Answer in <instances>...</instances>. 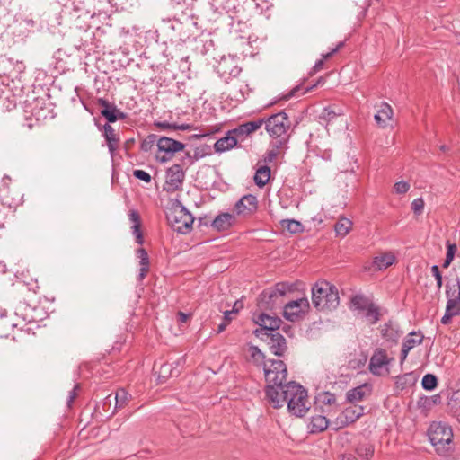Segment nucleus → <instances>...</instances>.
I'll list each match as a JSON object with an SVG mask.
<instances>
[{
	"mask_svg": "<svg viewBox=\"0 0 460 460\" xmlns=\"http://www.w3.org/2000/svg\"><path fill=\"white\" fill-rule=\"evenodd\" d=\"M425 202L422 198H417L411 202V209L416 216L423 213Z\"/></svg>",
	"mask_w": 460,
	"mask_h": 460,
	"instance_id": "nucleus-52",
	"label": "nucleus"
},
{
	"mask_svg": "<svg viewBox=\"0 0 460 460\" xmlns=\"http://www.w3.org/2000/svg\"><path fill=\"white\" fill-rule=\"evenodd\" d=\"M127 117V114L120 111L117 106L112 108L110 111H107V112H105V116H103V118L107 120L106 124L114 123L119 119H125Z\"/></svg>",
	"mask_w": 460,
	"mask_h": 460,
	"instance_id": "nucleus-40",
	"label": "nucleus"
},
{
	"mask_svg": "<svg viewBox=\"0 0 460 460\" xmlns=\"http://www.w3.org/2000/svg\"><path fill=\"white\" fill-rule=\"evenodd\" d=\"M417 405L419 408H429L431 406V398H429V397L420 398L418 401Z\"/></svg>",
	"mask_w": 460,
	"mask_h": 460,
	"instance_id": "nucleus-62",
	"label": "nucleus"
},
{
	"mask_svg": "<svg viewBox=\"0 0 460 460\" xmlns=\"http://www.w3.org/2000/svg\"><path fill=\"white\" fill-rule=\"evenodd\" d=\"M260 2L256 3L257 8L261 9V12L268 11L270 7H272V3H270L268 0H259Z\"/></svg>",
	"mask_w": 460,
	"mask_h": 460,
	"instance_id": "nucleus-61",
	"label": "nucleus"
},
{
	"mask_svg": "<svg viewBox=\"0 0 460 460\" xmlns=\"http://www.w3.org/2000/svg\"><path fill=\"white\" fill-rule=\"evenodd\" d=\"M80 389V385L77 384L74 386V388L69 392V395L67 398V406L71 407L75 399L77 396V391Z\"/></svg>",
	"mask_w": 460,
	"mask_h": 460,
	"instance_id": "nucleus-59",
	"label": "nucleus"
},
{
	"mask_svg": "<svg viewBox=\"0 0 460 460\" xmlns=\"http://www.w3.org/2000/svg\"><path fill=\"white\" fill-rule=\"evenodd\" d=\"M258 210V199L252 194L243 195L234 206V214L242 217H250Z\"/></svg>",
	"mask_w": 460,
	"mask_h": 460,
	"instance_id": "nucleus-16",
	"label": "nucleus"
},
{
	"mask_svg": "<svg viewBox=\"0 0 460 460\" xmlns=\"http://www.w3.org/2000/svg\"><path fill=\"white\" fill-rule=\"evenodd\" d=\"M319 401L324 405H334L336 404V396L334 394L330 392H323L318 396Z\"/></svg>",
	"mask_w": 460,
	"mask_h": 460,
	"instance_id": "nucleus-48",
	"label": "nucleus"
},
{
	"mask_svg": "<svg viewBox=\"0 0 460 460\" xmlns=\"http://www.w3.org/2000/svg\"><path fill=\"white\" fill-rule=\"evenodd\" d=\"M329 426V420L323 415L313 416L308 424L310 433H320L324 431Z\"/></svg>",
	"mask_w": 460,
	"mask_h": 460,
	"instance_id": "nucleus-30",
	"label": "nucleus"
},
{
	"mask_svg": "<svg viewBox=\"0 0 460 460\" xmlns=\"http://www.w3.org/2000/svg\"><path fill=\"white\" fill-rule=\"evenodd\" d=\"M293 290V285L279 282L264 289L257 299V306L261 311H272L282 303V297Z\"/></svg>",
	"mask_w": 460,
	"mask_h": 460,
	"instance_id": "nucleus-5",
	"label": "nucleus"
},
{
	"mask_svg": "<svg viewBox=\"0 0 460 460\" xmlns=\"http://www.w3.org/2000/svg\"><path fill=\"white\" fill-rule=\"evenodd\" d=\"M279 155V154L276 150L270 146V149L267 150V152L263 155V161L266 164L272 163L278 157Z\"/></svg>",
	"mask_w": 460,
	"mask_h": 460,
	"instance_id": "nucleus-57",
	"label": "nucleus"
},
{
	"mask_svg": "<svg viewBox=\"0 0 460 460\" xmlns=\"http://www.w3.org/2000/svg\"><path fill=\"white\" fill-rule=\"evenodd\" d=\"M133 176L139 180V181H143L146 183H150L151 181H152V177L151 175L146 172V171L144 170H140V169H136L133 171Z\"/></svg>",
	"mask_w": 460,
	"mask_h": 460,
	"instance_id": "nucleus-53",
	"label": "nucleus"
},
{
	"mask_svg": "<svg viewBox=\"0 0 460 460\" xmlns=\"http://www.w3.org/2000/svg\"><path fill=\"white\" fill-rule=\"evenodd\" d=\"M238 141L237 137L231 133V130H228L224 137L216 141L214 149L217 153H223L234 147Z\"/></svg>",
	"mask_w": 460,
	"mask_h": 460,
	"instance_id": "nucleus-25",
	"label": "nucleus"
},
{
	"mask_svg": "<svg viewBox=\"0 0 460 460\" xmlns=\"http://www.w3.org/2000/svg\"><path fill=\"white\" fill-rule=\"evenodd\" d=\"M448 405L456 413L460 412V389L452 393Z\"/></svg>",
	"mask_w": 460,
	"mask_h": 460,
	"instance_id": "nucleus-47",
	"label": "nucleus"
},
{
	"mask_svg": "<svg viewBox=\"0 0 460 460\" xmlns=\"http://www.w3.org/2000/svg\"><path fill=\"white\" fill-rule=\"evenodd\" d=\"M194 162L192 156L189 152L181 158V164H173L166 171V190L173 192L181 189L182 183L185 179L184 166L188 168Z\"/></svg>",
	"mask_w": 460,
	"mask_h": 460,
	"instance_id": "nucleus-7",
	"label": "nucleus"
},
{
	"mask_svg": "<svg viewBox=\"0 0 460 460\" xmlns=\"http://www.w3.org/2000/svg\"><path fill=\"white\" fill-rule=\"evenodd\" d=\"M249 361L257 367H262L267 385H279L288 377L287 365L279 359L266 361L264 353L254 345L249 346Z\"/></svg>",
	"mask_w": 460,
	"mask_h": 460,
	"instance_id": "nucleus-2",
	"label": "nucleus"
},
{
	"mask_svg": "<svg viewBox=\"0 0 460 460\" xmlns=\"http://www.w3.org/2000/svg\"><path fill=\"white\" fill-rule=\"evenodd\" d=\"M343 115V110L341 108H337L335 106H329L325 107L322 113L320 118L322 119L326 120L327 122L332 121L333 119H335L338 116Z\"/></svg>",
	"mask_w": 460,
	"mask_h": 460,
	"instance_id": "nucleus-37",
	"label": "nucleus"
},
{
	"mask_svg": "<svg viewBox=\"0 0 460 460\" xmlns=\"http://www.w3.org/2000/svg\"><path fill=\"white\" fill-rule=\"evenodd\" d=\"M424 336L420 332H411L402 342V347L408 350L412 349L416 345L421 344Z\"/></svg>",
	"mask_w": 460,
	"mask_h": 460,
	"instance_id": "nucleus-34",
	"label": "nucleus"
},
{
	"mask_svg": "<svg viewBox=\"0 0 460 460\" xmlns=\"http://www.w3.org/2000/svg\"><path fill=\"white\" fill-rule=\"evenodd\" d=\"M457 251V246L456 243H451L449 242H447V255L446 259L442 264V267L444 269H447L449 267L451 262L453 261L456 252Z\"/></svg>",
	"mask_w": 460,
	"mask_h": 460,
	"instance_id": "nucleus-41",
	"label": "nucleus"
},
{
	"mask_svg": "<svg viewBox=\"0 0 460 460\" xmlns=\"http://www.w3.org/2000/svg\"><path fill=\"white\" fill-rule=\"evenodd\" d=\"M351 304L353 306L360 311L367 309L373 302H371L366 296L357 294L351 297Z\"/></svg>",
	"mask_w": 460,
	"mask_h": 460,
	"instance_id": "nucleus-38",
	"label": "nucleus"
},
{
	"mask_svg": "<svg viewBox=\"0 0 460 460\" xmlns=\"http://www.w3.org/2000/svg\"><path fill=\"white\" fill-rule=\"evenodd\" d=\"M428 436L438 455L447 456L450 453L454 437L450 427L441 422H433L428 429Z\"/></svg>",
	"mask_w": 460,
	"mask_h": 460,
	"instance_id": "nucleus-4",
	"label": "nucleus"
},
{
	"mask_svg": "<svg viewBox=\"0 0 460 460\" xmlns=\"http://www.w3.org/2000/svg\"><path fill=\"white\" fill-rule=\"evenodd\" d=\"M236 224V217L234 213L222 212L219 213L210 223L213 229L217 232H225L229 230Z\"/></svg>",
	"mask_w": 460,
	"mask_h": 460,
	"instance_id": "nucleus-20",
	"label": "nucleus"
},
{
	"mask_svg": "<svg viewBox=\"0 0 460 460\" xmlns=\"http://www.w3.org/2000/svg\"><path fill=\"white\" fill-rule=\"evenodd\" d=\"M185 145L180 141L172 139L167 137H162L157 141V148L159 152H163L164 155L160 156L156 155V159L161 163L169 161L175 153L183 150Z\"/></svg>",
	"mask_w": 460,
	"mask_h": 460,
	"instance_id": "nucleus-12",
	"label": "nucleus"
},
{
	"mask_svg": "<svg viewBox=\"0 0 460 460\" xmlns=\"http://www.w3.org/2000/svg\"><path fill=\"white\" fill-rule=\"evenodd\" d=\"M155 125L161 129H172L175 127V123H169L167 121H158Z\"/></svg>",
	"mask_w": 460,
	"mask_h": 460,
	"instance_id": "nucleus-63",
	"label": "nucleus"
},
{
	"mask_svg": "<svg viewBox=\"0 0 460 460\" xmlns=\"http://www.w3.org/2000/svg\"><path fill=\"white\" fill-rule=\"evenodd\" d=\"M96 104L102 108L100 111L102 117L105 116V112H107V111H110L112 108L116 107V104L114 102H111L104 98H97Z\"/></svg>",
	"mask_w": 460,
	"mask_h": 460,
	"instance_id": "nucleus-50",
	"label": "nucleus"
},
{
	"mask_svg": "<svg viewBox=\"0 0 460 460\" xmlns=\"http://www.w3.org/2000/svg\"><path fill=\"white\" fill-rule=\"evenodd\" d=\"M393 115L392 107L387 102H381L374 116V119L378 127L385 128L388 126V122L392 120Z\"/></svg>",
	"mask_w": 460,
	"mask_h": 460,
	"instance_id": "nucleus-22",
	"label": "nucleus"
},
{
	"mask_svg": "<svg viewBox=\"0 0 460 460\" xmlns=\"http://www.w3.org/2000/svg\"><path fill=\"white\" fill-rule=\"evenodd\" d=\"M166 218L174 231L184 234L190 232L194 222L193 216L180 202L172 204L168 208Z\"/></svg>",
	"mask_w": 460,
	"mask_h": 460,
	"instance_id": "nucleus-6",
	"label": "nucleus"
},
{
	"mask_svg": "<svg viewBox=\"0 0 460 460\" xmlns=\"http://www.w3.org/2000/svg\"><path fill=\"white\" fill-rule=\"evenodd\" d=\"M324 82H325L324 78L323 77H320V78H318L316 84H313L311 86L306 87L305 90H303V87H302L301 84H298V85L295 86L292 90H290L287 94L283 95L282 99L283 100H289L292 97L303 95V94H305L306 93H309V92L313 91L316 87L317 84H323Z\"/></svg>",
	"mask_w": 460,
	"mask_h": 460,
	"instance_id": "nucleus-32",
	"label": "nucleus"
},
{
	"mask_svg": "<svg viewBox=\"0 0 460 460\" xmlns=\"http://www.w3.org/2000/svg\"><path fill=\"white\" fill-rule=\"evenodd\" d=\"M421 385L424 390L432 391L438 385V378L435 375L426 374L421 381Z\"/></svg>",
	"mask_w": 460,
	"mask_h": 460,
	"instance_id": "nucleus-42",
	"label": "nucleus"
},
{
	"mask_svg": "<svg viewBox=\"0 0 460 460\" xmlns=\"http://www.w3.org/2000/svg\"><path fill=\"white\" fill-rule=\"evenodd\" d=\"M366 311V318L368 320L370 324H376L380 320V312L379 307L376 305L374 303L371 304Z\"/></svg>",
	"mask_w": 460,
	"mask_h": 460,
	"instance_id": "nucleus-39",
	"label": "nucleus"
},
{
	"mask_svg": "<svg viewBox=\"0 0 460 460\" xmlns=\"http://www.w3.org/2000/svg\"><path fill=\"white\" fill-rule=\"evenodd\" d=\"M270 177V168L268 165H261L256 170L253 180L258 187L262 188L268 183Z\"/></svg>",
	"mask_w": 460,
	"mask_h": 460,
	"instance_id": "nucleus-31",
	"label": "nucleus"
},
{
	"mask_svg": "<svg viewBox=\"0 0 460 460\" xmlns=\"http://www.w3.org/2000/svg\"><path fill=\"white\" fill-rule=\"evenodd\" d=\"M365 387L366 385H363L349 389L346 393V400L351 403L362 401L365 397Z\"/></svg>",
	"mask_w": 460,
	"mask_h": 460,
	"instance_id": "nucleus-35",
	"label": "nucleus"
},
{
	"mask_svg": "<svg viewBox=\"0 0 460 460\" xmlns=\"http://www.w3.org/2000/svg\"><path fill=\"white\" fill-rule=\"evenodd\" d=\"M381 335L382 337L388 342L392 344H396L401 336V332L399 330L398 324L394 323L393 321H389L385 323L383 326H381Z\"/></svg>",
	"mask_w": 460,
	"mask_h": 460,
	"instance_id": "nucleus-23",
	"label": "nucleus"
},
{
	"mask_svg": "<svg viewBox=\"0 0 460 460\" xmlns=\"http://www.w3.org/2000/svg\"><path fill=\"white\" fill-rule=\"evenodd\" d=\"M112 401H113L112 395L109 394L102 401V404L98 406L103 411V416L105 418H107V412H108L107 410H109V411H111V404H112Z\"/></svg>",
	"mask_w": 460,
	"mask_h": 460,
	"instance_id": "nucleus-55",
	"label": "nucleus"
},
{
	"mask_svg": "<svg viewBox=\"0 0 460 460\" xmlns=\"http://www.w3.org/2000/svg\"><path fill=\"white\" fill-rule=\"evenodd\" d=\"M364 410L365 408L360 405L346 407L332 421V429L338 431L339 429L356 422L364 415Z\"/></svg>",
	"mask_w": 460,
	"mask_h": 460,
	"instance_id": "nucleus-10",
	"label": "nucleus"
},
{
	"mask_svg": "<svg viewBox=\"0 0 460 460\" xmlns=\"http://www.w3.org/2000/svg\"><path fill=\"white\" fill-rule=\"evenodd\" d=\"M103 137L107 143L109 153L112 157L119 147V137L111 124H105L103 126Z\"/></svg>",
	"mask_w": 460,
	"mask_h": 460,
	"instance_id": "nucleus-24",
	"label": "nucleus"
},
{
	"mask_svg": "<svg viewBox=\"0 0 460 460\" xmlns=\"http://www.w3.org/2000/svg\"><path fill=\"white\" fill-rule=\"evenodd\" d=\"M10 188H3L0 190V199L2 203L9 208H15L22 203V196L19 192L12 195Z\"/></svg>",
	"mask_w": 460,
	"mask_h": 460,
	"instance_id": "nucleus-27",
	"label": "nucleus"
},
{
	"mask_svg": "<svg viewBox=\"0 0 460 460\" xmlns=\"http://www.w3.org/2000/svg\"><path fill=\"white\" fill-rule=\"evenodd\" d=\"M265 336L259 337L261 341L266 342L270 350L277 357L281 358L288 350V344L286 338L279 332L265 333Z\"/></svg>",
	"mask_w": 460,
	"mask_h": 460,
	"instance_id": "nucleus-14",
	"label": "nucleus"
},
{
	"mask_svg": "<svg viewBox=\"0 0 460 460\" xmlns=\"http://www.w3.org/2000/svg\"><path fill=\"white\" fill-rule=\"evenodd\" d=\"M447 305L460 312V279H456V283L446 286Z\"/></svg>",
	"mask_w": 460,
	"mask_h": 460,
	"instance_id": "nucleus-21",
	"label": "nucleus"
},
{
	"mask_svg": "<svg viewBox=\"0 0 460 460\" xmlns=\"http://www.w3.org/2000/svg\"><path fill=\"white\" fill-rule=\"evenodd\" d=\"M285 223H287V229L292 234L299 233L302 231V224L295 219L283 220L282 225L284 226Z\"/></svg>",
	"mask_w": 460,
	"mask_h": 460,
	"instance_id": "nucleus-49",
	"label": "nucleus"
},
{
	"mask_svg": "<svg viewBox=\"0 0 460 460\" xmlns=\"http://www.w3.org/2000/svg\"><path fill=\"white\" fill-rule=\"evenodd\" d=\"M265 129L270 137L288 136L291 126L290 119L285 111L261 118Z\"/></svg>",
	"mask_w": 460,
	"mask_h": 460,
	"instance_id": "nucleus-8",
	"label": "nucleus"
},
{
	"mask_svg": "<svg viewBox=\"0 0 460 460\" xmlns=\"http://www.w3.org/2000/svg\"><path fill=\"white\" fill-rule=\"evenodd\" d=\"M255 323L258 324L260 328L254 330L253 334L259 338L265 336V333L276 332L279 329L282 320L277 316H271L262 312L255 319Z\"/></svg>",
	"mask_w": 460,
	"mask_h": 460,
	"instance_id": "nucleus-13",
	"label": "nucleus"
},
{
	"mask_svg": "<svg viewBox=\"0 0 460 460\" xmlns=\"http://www.w3.org/2000/svg\"><path fill=\"white\" fill-rule=\"evenodd\" d=\"M395 261V258L391 253H384L380 256H376L373 260V266L376 270L386 269L391 266Z\"/></svg>",
	"mask_w": 460,
	"mask_h": 460,
	"instance_id": "nucleus-33",
	"label": "nucleus"
},
{
	"mask_svg": "<svg viewBox=\"0 0 460 460\" xmlns=\"http://www.w3.org/2000/svg\"><path fill=\"white\" fill-rule=\"evenodd\" d=\"M274 138H276V140L271 142L270 146L279 154L281 150L287 148V145L289 140V135L275 137Z\"/></svg>",
	"mask_w": 460,
	"mask_h": 460,
	"instance_id": "nucleus-45",
	"label": "nucleus"
},
{
	"mask_svg": "<svg viewBox=\"0 0 460 460\" xmlns=\"http://www.w3.org/2000/svg\"><path fill=\"white\" fill-rule=\"evenodd\" d=\"M219 76L225 83L228 84L230 80L236 78L242 72L234 59L223 58L217 66Z\"/></svg>",
	"mask_w": 460,
	"mask_h": 460,
	"instance_id": "nucleus-17",
	"label": "nucleus"
},
{
	"mask_svg": "<svg viewBox=\"0 0 460 460\" xmlns=\"http://www.w3.org/2000/svg\"><path fill=\"white\" fill-rule=\"evenodd\" d=\"M189 317H190L189 314H185V313H183L181 311H179L177 313V320H178L179 323H185L188 320Z\"/></svg>",
	"mask_w": 460,
	"mask_h": 460,
	"instance_id": "nucleus-64",
	"label": "nucleus"
},
{
	"mask_svg": "<svg viewBox=\"0 0 460 460\" xmlns=\"http://www.w3.org/2000/svg\"><path fill=\"white\" fill-rule=\"evenodd\" d=\"M356 452L359 456L370 459L374 456V447L371 444H361L358 446Z\"/></svg>",
	"mask_w": 460,
	"mask_h": 460,
	"instance_id": "nucleus-44",
	"label": "nucleus"
},
{
	"mask_svg": "<svg viewBox=\"0 0 460 460\" xmlns=\"http://www.w3.org/2000/svg\"><path fill=\"white\" fill-rule=\"evenodd\" d=\"M180 360L173 362L155 361L153 367L154 374L157 376L159 384L165 383L171 377H176L180 375Z\"/></svg>",
	"mask_w": 460,
	"mask_h": 460,
	"instance_id": "nucleus-11",
	"label": "nucleus"
},
{
	"mask_svg": "<svg viewBox=\"0 0 460 460\" xmlns=\"http://www.w3.org/2000/svg\"><path fill=\"white\" fill-rule=\"evenodd\" d=\"M413 376L411 373L404 374L402 376H398L396 377V386L401 390L404 389L407 385H411L414 382Z\"/></svg>",
	"mask_w": 460,
	"mask_h": 460,
	"instance_id": "nucleus-46",
	"label": "nucleus"
},
{
	"mask_svg": "<svg viewBox=\"0 0 460 460\" xmlns=\"http://www.w3.org/2000/svg\"><path fill=\"white\" fill-rule=\"evenodd\" d=\"M243 305L241 300H237L234 302L232 310L226 311V318H228V315L236 314L242 308Z\"/></svg>",
	"mask_w": 460,
	"mask_h": 460,
	"instance_id": "nucleus-58",
	"label": "nucleus"
},
{
	"mask_svg": "<svg viewBox=\"0 0 460 460\" xmlns=\"http://www.w3.org/2000/svg\"><path fill=\"white\" fill-rule=\"evenodd\" d=\"M129 220L133 223L132 226V234L136 237V242L138 244H143L144 243V237L141 231V219L138 212L137 210H130L129 211Z\"/></svg>",
	"mask_w": 460,
	"mask_h": 460,
	"instance_id": "nucleus-29",
	"label": "nucleus"
},
{
	"mask_svg": "<svg viewBox=\"0 0 460 460\" xmlns=\"http://www.w3.org/2000/svg\"><path fill=\"white\" fill-rule=\"evenodd\" d=\"M27 325L26 319L21 318L16 314H9L5 309L0 310V335L9 337L14 330L22 331Z\"/></svg>",
	"mask_w": 460,
	"mask_h": 460,
	"instance_id": "nucleus-9",
	"label": "nucleus"
},
{
	"mask_svg": "<svg viewBox=\"0 0 460 460\" xmlns=\"http://www.w3.org/2000/svg\"><path fill=\"white\" fill-rule=\"evenodd\" d=\"M265 399L274 409L288 404L289 413L303 417L309 410L307 391L295 381H282L278 385H266Z\"/></svg>",
	"mask_w": 460,
	"mask_h": 460,
	"instance_id": "nucleus-1",
	"label": "nucleus"
},
{
	"mask_svg": "<svg viewBox=\"0 0 460 460\" xmlns=\"http://www.w3.org/2000/svg\"><path fill=\"white\" fill-rule=\"evenodd\" d=\"M232 319L233 315H228V318H226V312H224L223 322L217 327V333L223 332L226 329L227 325L230 323Z\"/></svg>",
	"mask_w": 460,
	"mask_h": 460,
	"instance_id": "nucleus-60",
	"label": "nucleus"
},
{
	"mask_svg": "<svg viewBox=\"0 0 460 460\" xmlns=\"http://www.w3.org/2000/svg\"><path fill=\"white\" fill-rule=\"evenodd\" d=\"M131 395L124 388H119L116 392L115 397L113 398L115 401L114 407L111 409V411L107 410V419L111 418L119 409L124 408L128 404Z\"/></svg>",
	"mask_w": 460,
	"mask_h": 460,
	"instance_id": "nucleus-26",
	"label": "nucleus"
},
{
	"mask_svg": "<svg viewBox=\"0 0 460 460\" xmlns=\"http://www.w3.org/2000/svg\"><path fill=\"white\" fill-rule=\"evenodd\" d=\"M352 221L349 218L342 217L339 219L334 225V230L337 235L345 236L352 228Z\"/></svg>",
	"mask_w": 460,
	"mask_h": 460,
	"instance_id": "nucleus-36",
	"label": "nucleus"
},
{
	"mask_svg": "<svg viewBox=\"0 0 460 460\" xmlns=\"http://www.w3.org/2000/svg\"><path fill=\"white\" fill-rule=\"evenodd\" d=\"M136 253H137V258L139 259V264H140L137 279L139 281H142L146 278L147 272L149 271V268H150L149 256L147 254V252L144 248H138L137 250Z\"/></svg>",
	"mask_w": 460,
	"mask_h": 460,
	"instance_id": "nucleus-28",
	"label": "nucleus"
},
{
	"mask_svg": "<svg viewBox=\"0 0 460 460\" xmlns=\"http://www.w3.org/2000/svg\"><path fill=\"white\" fill-rule=\"evenodd\" d=\"M311 292L313 305L319 311L336 309L340 304L337 288L325 279L316 281Z\"/></svg>",
	"mask_w": 460,
	"mask_h": 460,
	"instance_id": "nucleus-3",
	"label": "nucleus"
},
{
	"mask_svg": "<svg viewBox=\"0 0 460 460\" xmlns=\"http://www.w3.org/2000/svg\"><path fill=\"white\" fill-rule=\"evenodd\" d=\"M431 273L436 279L438 289L440 290L443 285V277L438 265L431 267Z\"/></svg>",
	"mask_w": 460,
	"mask_h": 460,
	"instance_id": "nucleus-54",
	"label": "nucleus"
},
{
	"mask_svg": "<svg viewBox=\"0 0 460 460\" xmlns=\"http://www.w3.org/2000/svg\"><path fill=\"white\" fill-rule=\"evenodd\" d=\"M393 358L387 357L385 349L377 348L374 350L372 357L369 361V371L375 375L379 376L380 370L383 367L388 366L392 361Z\"/></svg>",
	"mask_w": 460,
	"mask_h": 460,
	"instance_id": "nucleus-18",
	"label": "nucleus"
},
{
	"mask_svg": "<svg viewBox=\"0 0 460 460\" xmlns=\"http://www.w3.org/2000/svg\"><path fill=\"white\" fill-rule=\"evenodd\" d=\"M394 190L398 194H404L406 193L410 189V184L407 181H401L394 184Z\"/></svg>",
	"mask_w": 460,
	"mask_h": 460,
	"instance_id": "nucleus-56",
	"label": "nucleus"
},
{
	"mask_svg": "<svg viewBox=\"0 0 460 460\" xmlns=\"http://www.w3.org/2000/svg\"><path fill=\"white\" fill-rule=\"evenodd\" d=\"M158 137L155 134H149L146 138L143 139L140 145V149L143 152L150 151L155 145L157 146Z\"/></svg>",
	"mask_w": 460,
	"mask_h": 460,
	"instance_id": "nucleus-43",
	"label": "nucleus"
},
{
	"mask_svg": "<svg viewBox=\"0 0 460 460\" xmlns=\"http://www.w3.org/2000/svg\"><path fill=\"white\" fill-rule=\"evenodd\" d=\"M309 306L306 297L290 301L285 305L283 315L287 320L296 322L309 309Z\"/></svg>",
	"mask_w": 460,
	"mask_h": 460,
	"instance_id": "nucleus-15",
	"label": "nucleus"
},
{
	"mask_svg": "<svg viewBox=\"0 0 460 460\" xmlns=\"http://www.w3.org/2000/svg\"><path fill=\"white\" fill-rule=\"evenodd\" d=\"M263 126V119L247 121L240 124L236 128L231 129V133L235 135L240 141H243L252 133L257 131Z\"/></svg>",
	"mask_w": 460,
	"mask_h": 460,
	"instance_id": "nucleus-19",
	"label": "nucleus"
},
{
	"mask_svg": "<svg viewBox=\"0 0 460 460\" xmlns=\"http://www.w3.org/2000/svg\"><path fill=\"white\" fill-rule=\"evenodd\" d=\"M460 314V312L446 305V311H445V314L443 315V317L441 318V323L442 324H448L450 323L452 318L454 316H457Z\"/></svg>",
	"mask_w": 460,
	"mask_h": 460,
	"instance_id": "nucleus-51",
	"label": "nucleus"
}]
</instances>
